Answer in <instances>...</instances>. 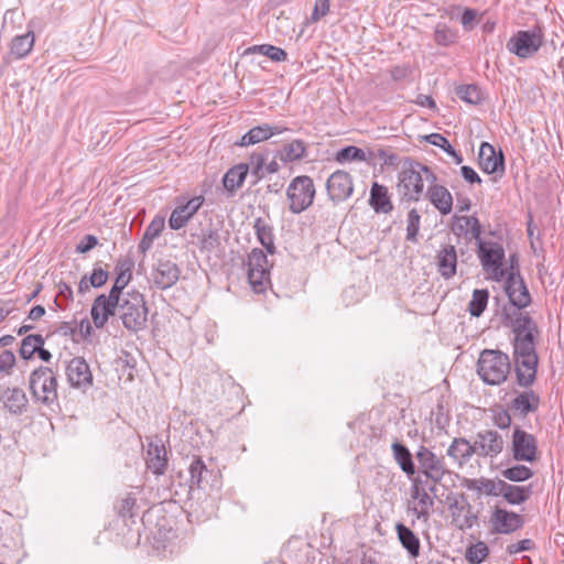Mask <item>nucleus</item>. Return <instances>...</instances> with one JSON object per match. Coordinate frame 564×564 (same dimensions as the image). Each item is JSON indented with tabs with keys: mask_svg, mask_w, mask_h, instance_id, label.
<instances>
[{
	"mask_svg": "<svg viewBox=\"0 0 564 564\" xmlns=\"http://www.w3.org/2000/svg\"><path fill=\"white\" fill-rule=\"evenodd\" d=\"M507 276L505 281V292L508 296V303L501 306L500 322H519L523 316H531L524 311L532 303V296L522 278V275Z\"/></svg>",
	"mask_w": 564,
	"mask_h": 564,
	"instance_id": "obj_1",
	"label": "nucleus"
},
{
	"mask_svg": "<svg viewBox=\"0 0 564 564\" xmlns=\"http://www.w3.org/2000/svg\"><path fill=\"white\" fill-rule=\"evenodd\" d=\"M511 370L509 356L499 349H484L477 362V373L489 386L503 383Z\"/></svg>",
	"mask_w": 564,
	"mask_h": 564,
	"instance_id": "obj_2",
	"label": "nucleus"
},
{
	"mask_svg": "<svg viewBox=\"0 0 564 564\" xmlns=\"http://www.w3.org/2000/svg\"><path fill=\"white\" fill-rule=\"evenodd\" d=\"M118 316L126 329L138 333L147 327L148 307L144 296L139 291L120 295Z\"/></svg>",
	"mask_w": 564,
	"mask_h": 564,
	"instance_id": "obj_3",
	"label": "nucleus"
},
{
	"mask_svg": "<svg viewBox=\"0 0 564 564\" xmlns=\"http://www.w3.org/2000/svg\"><path fill=\"white\" fill-rule=\"evenodd\" d=\"M505 327L511 328L514 337L512 339V358L535 355V344L540 329L532 316H523L519 322H503Z\"/></svg>",
	"mask_w": 564,
	"mask_h": 564,
	"instance_id": "obj_4",
	"label": "nucleus"
},
{
	"mask_svg": "<svg viewBox=\"0 0 564 564\" xmlns=\"http://www.w3.org/2000/svg\"><path fill=\"white\" fill-rule=\"evenodd\" d=\"M228 231L224 229V223H209L205 226L200 225L198 229H192L191 237L202 253L218 256L224 251L223 241L227 240Z\"/></svg>",
	"mask_w": 564,
	"mask_h": 564,
	"instance_id": "obj_5",
	"label": "nucleus"
},
{
	"mask_svg": "<svg viewBox=\"0 0 564 564\" xmlns=\"http://www.w3.org/2000/svg\"><path fill=\"white\" fill-rule=\"evenodd\" d=\"M316 188L313 180L307 175L294 177L286 188V200L292 214H301L314 202Z\"/></svg>",
	"mask_w": 564,
	"mask_h": 564,
	"instance_id": "obj_6",
	"label": "nucleus"
},
{
	"mask_svg": "<svg viewBox=\"0 0 564 564\" xmlns=\"http://www.w3.org/2000/svg\"><path fill=\"white\" fill-rule=\"evenodd\" d=\"M544 43V33L540 25L530 30L517 31L507 42V50L517 57L527 59L541 48Z\"/></svg>",
	"mask_w": 564,
	"mask_h": 564,
	"instance_id": "obj_7",
	"label": "nucleus"
},
{
	"mask_svg": "<svg viewBox=\"0 0 564 564\" xmlns=\"http://www.w3.org/2000/svg\"><path fill=\"white\" fill-rule=\"evenodd\" d=\"M424 164L412 159H405L399 174V188L402 192V200L417 202L423 193Z\"/></svg>",
	"mask_w": 564,
	"mask_h": 564,
	"instance_id": "obj_8",
	"label": "nucleus"
},
{
	"mask_svg": "<svg viewBox=\"0 0 564 564\" xmlns=\"http://www.w3.org/2000/svg\"><path fill=\"white\" fill-rule=\"evenodd\" d=\"M477 256L482 269L491 272L494 280L501 281L507 271L503 269L506 252L501 243L496 241H485L481 237L476 241Z\"/></svg>",
	"mask_w": 564,
	"mask_h": 564,
	"instance_id": "obj_9",
	"label": "nucleus"
},
{
	"mask_svg": "<svg viewBox=\"0 0 564 564\" xmlns=\"http://www.w3.org/2000/svg\"><path fill=\"white\" fill-rule=\"evenodd\" d=\"M30 390L32 395L44 404H52L57 400V379L53 370L41 366L30 375Z\"/></svg>",
	"mask_w": 564,
	"mask_h": 564,
	"instance_id": "obj_10",
	"label": "nucleus"
},
{
	"mask_svg": "<svg viewBox=\"0 0 564 564\" xmlns=\"http://www.w3.org/2000/svg\"><path fill=\"white\" fill-rule=\"evenodd\" d=\"M268 258L263 250L254 248L248 254L247 276L254 293H263L270 283L268 270Z\"/></svg>",
	"mask_w": 564,
	"mask_h": 564,
	"instance_id": "obj_11",
	"label": "nucleus"
},
{
	"mask_svg": "<svg viewBox=\"0 0 564 564\" xmlns=\"http://www.w3.org/2000/svg\"><path fill=\"white\" fill-rule=\"evenodd\" d=\"M415 458L419 463L416 474L424 476L427 481L430 480L434 484H441L443 477L447 473L444 457L437 456L429 447L421 445L415 453Z\"/></svg>",
	"mask_w": 564,
	"mask_h": 564,
	"instance_id": "obj_12",
	"label": "nucleus"
},
{
	"mask_svg": "<svg viewBox=\"0 0 564 564\" xmlns=\"http://www.w3.org/2000/svg\"><path fill=\"white\" fill-rule=\"evenodd\" d=\"M511 453L516 462L534 463L539 458L538 440L521 425L514 424L511 438Z\"/></svg>",
	"mask_w": 564,
	"mask_h": 564,
	"instance_id": "obj_13",
	"label": "nucleus"
},
{
	"mask_svg": "<svg viewBox=\"0 0 564 564\" xmlns=\"http://www.w3.org/2000/svg\"><path fill=\"white\" fill-rule=\"evenodd\" d=\"M447 503L451 511V523L458 530L470 529L478 521V514L473 512V506L468 502L465 494H459L458 497L453 494L447 496Z\"/></svg>",
	"mask_w": 564,
	"mask_h": 564,
	"instance_id": "obj_14",
	"label": "nucleus"
},
{
	"mask_svg": "<svg viewBox=\"0 0 564 564\" xmlns=\"http://www.w3.org/2000/svg\"><path fill=\"white\" fill-rule=\"evenodd\" d=\"M120 295L109 291V294H99L95 297L90 316L96 328H104L109 318L118 314Z\"/></svg>",
	"mask_w": 564,
	"mask_h": 564,
	"instance_id": "obj_15",
	"label": "nucleus"
},
{
	"mask_svg": "<svg viewBox=\"0 0 564 564\" xmlns=\"http://www.w3.org/2000/svg\"><path fill=\"white\" fill-rule=\"evenodd\" d=\"M514 397L507 402L510 411L516 419H525L529 414L539 410L541 399L540 395L530 388L522 391L513 390Z\"/></svg>",
	"mask_w": 564,
	"mask_h": 564,
	"instance_id": "obj_16",
	"label": "nucleus"
},
{
	"mask_svg": "<svg viewBox=\"0 0 564 564\" xmlns=\"http://www.w3.org/2000/svg\"><path fill=\"white\" fill-rule=\"evenodd\" d=\"M491 533L511 534L521 529L525 521L523 517L517 512L495 507L490 516Z\"/></svg>",
	"mask_w": 564,
	"mask_h": 564,
	"instance_id": "obj_17",
	"label": "nucleus"
},
{
	"mask_svg": "<svg viewBox=\"0 0 564 564\" xmlns=\"http://www.w3.org/2000/svg\"><path fill=\"white\" fill-rule=\"evenodd\" d=\"M326 191L334 204L345 202L354 192L352 177L348 172L337 170L327 178Z\"/></svg>",
	"mask_w": 564,
	"mask_h": 564,
	"instance_id": "obj_18",
	"label": "nucleus"
},
{
	"mask_svg": "<svg viewBox=\"0 0 564 564\" xmlns=\"http://www.w3.org/2000/svg\"><path fill=\"white\" fill-rule=\"evenodd\" d=\"M205 199L202 195L194 196L186 202L178 200L169 218V226L172 230H180L185 227L193 216L203 206Z\"/></svg>",
	"mask_w": 564,
	"mask_h": 564,
	"instance_id": "obj_19",
	"label": "nucleus"
},
{
	"mask_svg": "<svg viewBox=\"0 0 564 564\" xmlns=\"http://www.w3.org/2000/svg\"><path fill=\"white\" fill-rule=\"evenodd\" d=\"M514 373H516V383L518 387L522 389L530 388L536 381L538 366H539V357L538 354L514 357Z\"/></svg>",
	"mask_w": 564,
	"mask_h": 564,
	"instance_id": "obj_20",
	"label": "nucleus"
},
{
	"mask_svg": "<svg viewBox=\"0 0 564 564\" xmlns=\"http://www.w3.org/2000/svg\"><path fill=\"white\" fill-rule=\"evenodd\" d=\"M505 441L495 430L478 432L474 442L475 453L479 457H497L503 451Z\"/></svg>",
	"mask_w": 564,
	"mask_h": 564,
	"instance_id": "obj_21",
	"label": "nucleus"
},
{
	"mask_svg": "<svg viewBox=\"0 0 564 564\" xmlns=\"http://www.w3.org/2000/svg\"><path fill=\"white\" fill-rule=\"evenodd\" d=\"M478 164L486 174L502 175L505 173V154L501 150L496 151L489 142L484 141L479 148Z\"/></svg>",
	"mask_w": 564,
	"mask_h": 564,
	"instance_id": "obj_22",
	"label": "nucleus"
},
{
	"mask_svg": "<svg viewBox=\"0 0 564 564\" xmlns=\"http://www.w3.org/2000/svg\"><path fill=\"white\" fill-rule=\"evenodd\" d=\"M68 383L78 389L86 390L93 386V373L84 357H74L66 366Z\"/></svg>",
	"mask_w": 564,
	"mask_h": 564,
	"instance_id": "obj_23",
	"label": "nucleus"
},
{
	"mask_svg": "<svg viewBox=\"0 0 564 564\" xmlns=\"http://www.w3.org/2000/svg\"><path fill=\"white\" fill-rule=\"evenodd\" d=\"M451 230L456 237L465 236L477 241L481 236L482 226L476 216L454 215Z\"/></svg>",
	"mask_w": 564,
	"mask_h": 564,
	"instance_id": "obj_24",
	"label": "nucleus"
},
{
	"mask_svg": "<svg viewBox=\"0 0 564 564\" xmlns=\"http://www.w3.org/2000/svg\"><path fill=\"white\" fill-rule=\"evenodd\" d=\"M180 274L181 270L176 263L170 260H161L153 274V281L158 289L166 290L176 284Z\"/></svg>",
	"mask_w": 564,
	"mask_h": 564,
	"instance_id": "obj_25",
	"label": "nucleus"
},
{
	"mask_svg": "<svg viewBox=\"0 0 564 564\" xmlns=\"http://www.w3.org/2000/svg\"><path fill=\"white\" fill-rule=\"evenodd\" d=\"M368 203L376 214H390L393 210L388 187L378 182H373L370 187Z\"/></svg>",
	"mask_w": 564,
	"mask_h": 564,
	"instance_id": "obj_26",
	"label": "nucleus"
},
{
	"mask_svg": "<svg viewBox=\"0 0 564 564\" xmlns=\"http://www.w3.org/2000/svg\"><path fill=\"white\" fill-rule=\"evenodd\" d=\"M437 271L448 280L457 272V252L455 246L446 245L436 254Z\"/></svg>",
	"mask_w": 564,
	"mask_h": 564,
	"instance_id": "obj_27",
	"label": "nucleus"
},
{
	"mask_svg": "<svg viewBox=\"0 0 564 564\" xmlns=\"http://www.w3.org/2000/svg\"><path fill=\"white\" fill-rule=\"evenodd\" d=\"M134 261L130 257H120L115 265L116 279L110 291L119 295L124 294L123 290L132 280Z\"/></svg>",
	"mask_w": 564,
	"mask_h": 564,
	"instance_id": "obj_28",
	"label": "nucleus"
},
{
	"mask_svg": "<svg viewBox=\"0 0 564 564\" xmlns=\"http://www.w3.org/2000/svg\"><path fill=\"white\" fill-rule=\"evenodd\" d=\"M35 42L34 32L29 30L25 34L15 35L10 45V53L3 58V63L8 66L11 63V55L17 59L24 58L33 50Z\"/></svg>",
	"mask_w": 564,
	"mask_h": 564,
	"instance_id": "obj_29",
	"label": "nucleus"
},
{
	"mask_svg": "<svg viewBox=\"0 0 564 564\" xmlns=\"http://www.w3.org/2000/svg\"><path fill=\"white\" fill-rule=\"evenodd\" d=\"M426 198L442 215H448L453 209V196L443 185H430L426 192Z\"/></svg>",
	"mask_w": 564,
	"mask_h": 564,
	"instance_id": "obj_30",
	"label": "nucleus"
},
{
	"mask_svg": "<svg viewBox=\"0 0 564 564\" xmlns=\"http://www.w3.org/2000/svg\"><path fill=\"white\" fill-rule=\"evenodd\" d=\"M147 467L153 474L163 475L167 467V457L165 446L161 443L150 442L147 451Z\"/></svg>",
	"mask_w": 564,
	"mask_h": 564,
	"instance_id": "obj_31",
	"label": "nucleus"
},
{
	"mask_svg": "<svg viewBox=\"0 0 564 564\" xmlns=\"http://www.w3.org/2000/svg\"><path fill=\"white\" fill-rule=\"evenodd\" d=\"M0 400L11 414L21 415L28 406L25 392L20 388H7L1 394Z\"/></svg>",
	"mask_w": 564,
	"mask_h": 564,
	"instance_id": "obj_32",
	"label": "nucleus"
},
{
	"mask_svg": "<svg viewBox=\"0 0 564 564\" xmlns=\"http://www.w3.org/2000/svg\"><path fill=\"white\" fill-rule=\"evenodd\" d=\"M391 451L395 463L400 469L409 477L412 478L416 475V466L413 460V455L410 449L401 442L394 441L391 445Z\"/></svg>",
	"mask_w": 564,
	"mask_h": 564,
	"instance_id": "obj_33",
	"label": "nucleus"
},
{
	"mask_svg": "<svg viewBox=\"0 0 564 564\" xmlns=\"http://www.w3.org/2000/svg\"><path fill=\"white\" fill-rule=\"evenodd\" d=\"M395 532L402 547L406 550L411 557L416 558L421 551V542L419 536L402 522H398L395 524Z\"/></svg>",
	"mask_w": 564,
	"mask_h": 564,
	"instance_id": "obj_34",
	"label": "nucleus"
},
{
	"mask_svg": "<svg viewBox=\"0 0 564 564\" xmlns=\"http://www.w3.org/2000/svg\"><path fill=\"white\" fill-rule=\"evenodd\" d=\"M248 172L249 164L247 163H239L230 167L223 177V185L225 189L232 195L243 185Z\"/></svg>",
	"mask_w": 564,
	"mask_h": 564,
	"instance_id": "obj_35",
	"label": "nucleus"
},
{
	"mask_svg": "<svg viewBox=\"0 0 564 564\" xmlns=\"http://www.w3.org/2000/svg\"><path fill=\"white\" fill-rule=\"evenodd\" d=\"M532 495V485L519 486L502 481L500 497L509 505H521Z\"/></svg>",
	"mask_w": 564,
	"mask_h": 564,
	"instance_id": "obj_36",
	"label": "nucleus"
},
{
	"mask_svg": "<svg viewBox=\"0 0 564 564\" xmlns=\"http://www.w3.org/2000/svg\"><path fill=\"white\" fill-rule=\"evenodd\" d=\"M503 479H489V478H479V479H468L465 478L463 485L468 490H476L478 494H485L487 496L499 497L501 491V485Z\"/></svg>",
	"mask_w": 564,
	"mask_h": 564,
	"instance_id": "obj_37",
	"label": "nucleus"
},
{
	"mask_svg": "<svg viewBox=\"0 0 564 564\" xmlns=\"http://www.w3.org/2000/svg\"><path fill=\"white\" fill-rule=\"evenodd\" d=\"M191 475L189 492L197 489H204V484L208 482V476H215L214 470H209L200 457H194L189 464Z\"/></svg>",
	"mask_w": 564,
	"mask_h": 564,
	"instance_id": "obj_38",
	"label": "nucleus"
},
{
	"mask_svg": "<svg viewBox=\"0 0 564 564\" xmlns=\"http://www.w3.org/2000/svg\"><path fill=\"white\" fill-rule=\"evenodd\" d=\"M306 143L303 140L295 139L276 150L274 158H279L284 163L300 161L306 156Z\"/></svg>",
	"mask_w": 564,
	"mask_h": 564,
	"instance_id": "obj_39",
	"label": "nucleus"
},
{
	"mask_svg": "<svg viewBox=\"0 0 564 564\" xmlns=\"http://www.w3.org/2000/svg\"><path fill=\"white\" fill-rule=\"evenodd\" d=\"M165 219L161 216H155L147 226L142 239L139 242L138 250L140 253L145 254L151 249L153 240L160 236L164 230Z\"/></svg>",
	"mask_w": 564,
	"mask_h": 564,
	"instance_id": "obj_40",
	"label": "nucleus"
},
{
	"mask_svg": "<svg viewBox=\"0 0 564 564\" xmlns=\"http://www.w3.org/2000/svg\"><path fill=\"white\" fill-rule=\"evenodd\" d=\"M253 228L256 230L259 242L265 248L269 254H274L276 248L274 246L273 228L263 218L258 217L254 220Z\"/></svg>",
	"mask_w": 564,
	"mask_h": 564,
	"instance_id": "obj_41",
	"label": "nucleus"
},
{
	"mask_svg": "<svg viewBox=\"0 0 564 564\" xmlns=\"http://www.w3.org/2000/svg\"><path fill=\"white\" fill-rule=\"evenodd\" d=\"M447 455L462 465L467 462L473 455H476L474 443L470 444L464 437H456L447 448Z\"/></svg>",
	"mask_w": 564,
	"mask_h": 564,
	"instance_id": "obj_42",
	"label": "nucleus"
},
{
	"mask_svg": "<svg viewBox=\"0 0 564 564\" xmlns=\"http://www.w3.org/2000/svg\"><path fill=\"white\" fill-rule=\"evenodd\" d=\"M270 124L262 123L257 127L251 128L248 132H246L239 141L235 143L238 147H249L254 145L259 142L267 141L270 139Z\"/></svg>",
	"mask_w": 564,
	"mask_h": 564,
	"instance_id": "obj_43",
	"label": "nucleus"
},
{
	"mask_svg": "<svg viewBox=\"0 0 564 564\" xmlns=\"http://www.w3.org/2000/svg\"><path fill=\"white\" fill-rule=\"evenodd\" d=\"M489 301V291L487 289H475L471 300L468 303V313L473 317H479L485 312Z\"/></svg>",
	"mask_w": 564,
	"mask_h": 564,
	"instance_id": "obj_44",
	"label": "nucleus"
},
{
	"mask_svg": "<svg viewBox=\"0 0 564 564\" xmlns=\"http://www.w3.org/2000/svg\"><path fill=\"white\" fill-rule=\"evenodd\" d=\"M44 343L45 340L40 334L26 335L21 341V347L19 349L20 357L24 360L32 359L35 350H39L41 346H44Z\"/></svg>",
	"mask_w": 564,
	"mask_h": 564,
	"instance_id": "obj_45",
	"label": "nucleus"
},
{
	"mask_svg": "<svg viewBox=\"0 0 564 564\" xmlns=\"http://www.w3.org/2000/svg\"><path fill=\"white\" fill-rule=\"evenodd\" d=\"M500 475L512 482H523L534 476L533 469L525 465L517 464L500 470Z\"/></svg>",
	"mask_w": 564,
	"mask_h": 564,
	"instance_id": "obj_46",
	"label": "nucleus"
},
{
	"mask_svg": "<svg viewBox=\"0 0 564 564\" xmlns=\"http://www.w3.org/2000/svg\"><path fill=\"white\" fill-rule=\"evenodd\" d=\"M455 94L469 105H479L484 100L482 93L476 84L459 85L455 88Z\"/></svg>",
	"mask_w": 564,
	"mask_h": 564,
	"instance_id": "obj_47",
	"label": "nucleus"
},
{
	"mask_svg": "<svg viewBox=\"0 0 564 564\" xmlns=\"http://www.w3.org/2000/svg\"><path fill=\"white\" fill-rule=\"evenodd\" d=\"M118 510V516L128 524V520L131 523H135V518L139 517L138 508H137V499L131 495H128L123 498L118 506H116Z\"/></svg>",
	"mask_w": 564,
	"mask_h": 564,
	"instance_id": "obj_48",
	"label": "nucleus"
},
{
	"mask_svg": "<svg viewBox=\"0 0 564 564\" xmlns=\"http://www.w3.org/2000/svg\"><path fill=\"white\" fill-rule=\"evenodd\" d=\"M489 547L482 542L470 543L466 547L465 558L469 564H481L489 556Z\"/></svg>",
	"mask_w": 564,
	"mask_h": 564,
	"instance_id": "obj_49",
	"label": "nucleus"
},
{
	"mask_svg": "<svg viewBox=\"0 0 564 564\" xmlns=\"http://www.w3.org/2000/svg\"><path fill=\"white\" fill-rule=\"evenodd\" d=\"M247 53H260L273 62H284L288 59V53L283 48L271 44L253 45L247 50Z\"/></svg>",
	"mask_w": 564,
	"mask_h": 564,
	"instance_id": "obj_50",
	"label": "nucleus"
},
{
	"mask_svg": "<svg viewBox=\"0 0 564 564\" xmlns=\"http://www.w3.org/2000/svg\"><path fill=\"white\" fill-rule=\"evenodd\" d=\"M268 150L253 152L249 156V169L251 167V175L254 177L253 184L264 176V165L268 159Z\"/></svg>",
	"mask_w": 564,
	"mask_h": 564,
	"instance_id": "obj_51",
	"label": "nucleus"
},
{
	"mask_svg": "<svg viewBox=\"0 0 564 564\" xmlns=\"http://www.w3.org/2000/svg\"><path fill=\"white\" fill-rule=\"evenodd\" d=\"M434 41L437 45L451 46L457 41V31L440 22L434 29Z\"/></svg>",
	"mask_w": 564,
	"mask_h": 564,
	"instance_id": "obj_52",
	"label": "nucleus"
},
{
	"mask_svg": "<svg viewBox=\"0 0 564 564\" xmlns=\"http://www.w3.org/2000/svg\"><path fill=\"white\" fill-rule=\"evenodd\" d=\"M335 160L338 163H345L349 161H368V158L362 149L355 145H347L337 151Z\"/></svg>",
	"mask_w": 564,
	"mask_h": 564,
	"instance_id": "obj_53",
	"label": "nucleus"
},
{
	"mask_svg": "<svg viewBox=\"0 0 564 564\" xmlns=\"http://www.w3.org/2000/svg\"><path fill=\"white\" fill-rule=\"evenodd\" d=\"M491 412L492 422L498 429L506 430L511 426L513 414L507 404L506 408L497 406L495 409H491Z\"/></svg>",
	"mask_w": 564,
	"mask_h": 564,
	"instance_id": "obj_54",
	"label": "nucleus"
},
{
	"mask_svg": "<svg viewBox=\"0 0 564 564\" xmlns=\"http://www.w3.org/2000/svg\"><path fill=\"white\" fill-rule=\"evenodd\" d=\"M434 497H432L427 490L421 495V498L419 499V506L420 509L414 507L412 509V512L416 516L417 519H424L427 520L431 516V510L434 507Z\"/></svg>",
	"mask_w": 564,
	"mask_h": 564,
	"instance_id": "obj_55",
	"label": "nucleus"
},
{
	"mask_svg": "<svg viewBox=\"0 0 564 564\" xmlns=\"http://www.w3.org/2000/svg\"><path fill=\"white\" fill-rule=\"evenodd\" d=\"M406 221V240L411 242H416L420 230L421 215L415 208H412L409 212Z\"/></svg>",
	"mask_w": 564,
	"mask_h": 564,
	"instance_id": "obj_56",
	"label": "nucleus"
},
{
	"mask_svg": "<svg viewBox=\"0 0 564 564\" xmlns=\"http://www.w3.org/2000/svg\"><path fill=\"white\" fill-rule=\"evenodd\" d=\"M100 263V261L96 262L94 264L91 273L88 275V281L95 289L104 286L109 279L108 270L101 268Z\"/></svg>",
	"mask_w": 564,
	"mask_h": 564,
	"instance_id": "obj_57",
	"label": "nucleus"
},
{
	"mask_svg": "<svg viewBox=\"0 0 564 564\" xmlns=\"http://www.w3.org/2000/svg\"><path fill=\"white\" fill-rule=\"evenodd\" d=\"M368 160L379 158L383 161L384 165H395L399 161V155L390 152L388 149L378 147L368 151Z\"/></svg>",
	"mask_w": 564,
	"mask_h": 564,
	"instance_id": "obj_58",
	"label": "nucleus"
},
{
	"mask_svg": "<svg viewBox=\"0 0 564 564\" xmlns=\"http://www.w3.org/2000/svg\"><path fill=\"white\" fill-rule=\"evenodd\" d=\"M58 293L55 297V304L64 308L69 302L73 301V290L70 285L64 281H59L57 284Z\"/></svg>",
	"mask_w": 564,
	"mask_h": 564,
	"instance_id": "obj_59",
	"label": "nucleus"
},
{
	"mask_svg": "<svg viewBox=\"0 0 564 564\" xmlns=\"http://www.w3.org/2000/svg\"><path fill=\"white\" fill-rule=\"evenodd\" d=\"M15 355L12 350L4 349L0 352V373L9 376L15 366Z\"/></svg>",
	"mask_w": 564,
	"mask_h": 564,
	"instance_id": "obj_60",
	"label": "nucleus"
},
{
	"mask_svg": "<svg viewBox=\"0 0 564 564\" xmlns=\"http://www.w3.org/2000/svg\"><path fill=\"white\" fill-rule=\"evenodd\" d=\"M423 139L435 147L441 148L445 153H448L454 147L449 143L447 138L441 133H430L424 135Z\"/></svg>",
	"mask_w": 564,
	"mask_h": 564,
	"instance_id": "obj_61",
	"label": "nucleus"
},
{
	"mask_svg": "<svg viewBox=\"0 0 564 564\" xmlns=\"http://www.w3.org/2000/svg\"><path fill=\"white\" fill-rule=\"evenodd\" d=\"M329 12V0H315V4L310 17V22H318L323 17Z\"/></svg>",
	"mask_w": 564,
	"mask_h": 564,
	"instance_id": "obj_62",
	"label": "nucleus"
},
{
	"mask_svg": "<svg viewBox=\"0 0 564 564\" xmlns=\"http://www.w3.org/2000/svg\"><path fill=\"white\" fill-rule=\"evenodd\" d=\"M98 245V238L94 235H85L77 243L75 251L77 253H87Z\"/></svg>",
	"mask_w": 564,
	"mask_h": 564,
	"instance_id": "obj_63",
	"label": "nucleus"
},
{
	"mask_svg": "<svg viewBox=\"0 0 564 564\" xmlns=\"http://www.w3.org/2000/svg\"><path fill=\"white\" fill-rule=\"evenodd\" d=\"M534 546H535V544L531 539H523L517 543L509 544L507 546V552L510 555H512V554H517V553H521V552H525V551H531L534 549Z\"/></svg>",
	"mask_w": 564,
	"mask_h": 564,
	"instance_id": "obj_64",
	"label": "nucleus"
}]
</instances>
